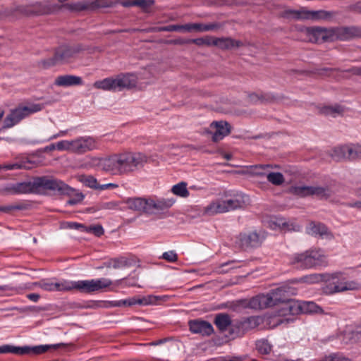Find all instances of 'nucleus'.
I'll list each match as a JSON object with an SVG mask.
<instances>
[{"label": "nucleus", "mask_w": 361, "mask_h": 361, "mask_svg": "<svg viewBox=\"0 0 361 361\" xmlns=\"http://www.w3.org/2000/svg\"><path fill=\"white\" fill-rule=\"evenodd\" d=\"M42 190H49L59 195L73 196L68 201L71 205L81 202L84 198L82 193L63 181L45 176L37 178L32 182L18 183L16 187V191L18 193L38 192Z\"/></svg>", "instance_id": "nucleus-1"}, {"label": "nucleus", "mask_w": 361, "mask_h": 361, "mask_svg": "<svg viewBox=\"0 0 361 361\" xmlns=\"http://www.w3.org/2000/svg\"><path fill=\"white\" fill-rule=\"evenodd\" d=\"M146 161V157L139 153L115 154L99 160V166L106 172L122 175L133 172Z\"/></svg>", "instance_id": "nucleus-2"}, {"label": "nucleus", "mask_w": 361, "mask_h": 361, "mask_svg": "<svg viewBox=\"0 0 361 361\" xmlns=\"http://www.w3.org/2000/svg\"><path fill=\"white\" fill-rule=\"evenodd\" d=\"M316 281L324 282L322 291L326 295H332L346 290L360 288V285L355 281H348L341 272L321 274L311 276Z\"/></svg>", "instance_id": "nucleus-3"}, {"label": "nucleus", "mask_w": 361, "mask_h": 361, "mask_svg": "<svg viewBox=\"0 0 361 361\" xmlns=\"http://www.w3.org/2000/svg\"><path fill=\"white\" fill-rule=\"evenodd\" d=\"M324 255L319 249H311L301 253H294L288 257V263L294 268L307 269L320 266Z\"/></svg>", "instance_id": "nucleus-4"}, {"label": "nucleus", "mask_w": 361, "mask_h": 361, "mask_svg": "<svg viewBox=\"0 0 361 361\" xmlns=\"http://www.w3.org/2000/svg\"><path fill=\"white\" fill-rule=\"evenodd\" d=\"M270 295L272 299L274 305L281 304L282 306L278 311V316L275 317L276 323L277 325L283 324L284 322L289 323L294 320V318L290 317V313L288 311L284 310L286 305L290 302L295 301L294 300L289 299L288 291L285 287H280L272 290L270 293Z\"/></svg>", "instance_id": "nucleus-5"}, {"label": "nucleus", "mask_w": 361, "mask_h": 361, "mask_svg": "<svg viewBox=\"0 0 361 361\" xmlns=\"http://www.w3.org/2000/svg\"><path fill=\"white\" fill-rule=\"evenodd\" d=\"M243 202L238 198L227 199L218 197L204 208L203 212L208 216L228 212L243 207Z\"/></svg>", "instance_id": "nucleus-6"}, {"label": "nucleus", "mask_w": 361, "mask_h": 361, "mask_svg": "<svg viewBox=\"0 0 361 361\" xmlns=\"http://www.w3.org/2000/svg\"><path fill=\"white\" fill-rule=\"evenodd\" d=\"M42 107L40 104H31L28 106H19L12 109L4 120L3 128L7 129L13 127L23 118L40 111Z\"/></svg>", "instance_id": "nucleus-7"}, {"label": "nucleus", "mask_w": 361, "mask_h": 361, "mask_svg": "<svg viewBox=\"0 0 361 361\" xmlns=\"http://www.w3.org/2000/svg\"><path fill=\"white\" fill-rule=\"evenodd\" d=\"M68 284L70 287V290L76 289L81 293H91L109 287L112 284V281L109 279L101 278L78 281H68Z\"/></svg>", "instance_id": "nucleus-8"}, {"label": "nucleus", "mask_w": 361, "mask_h": 361, "mask_svg": "<svg viewBox=\"0 0 361 361\" xmlns=\"http://www.w3.org/2000/svg\"><path fill=\"white\" fill-rule=\"evenodd\" d=\"M264 239L265 235L262 232L240 233L235 236L234 245L240 250H247L260 247Z\"/></svg>", "instance_id": "nucleus-9"}, {"label": "nucleus", "mask_w": 361, "mask_h": 361, "mask_svg": "<svg viewBox=\"0 0 361 361\" xmlns=\"http://www.w3.org/2000/svg\"><path fill=\"white\" fill-rule=\"evenodd\" d=\"M81 49L78 46L62 45L58 47L52 58L47 60L48 66L65 64L73 62Z\"/></svg>", "instance_id": "nucleus-10"}, {"label": "nucleus", "mask_w": 361, "mask_h": 361, "mask_svg": "<svg viewBox=\"0 0 361 361\" xmlns=\"http://www.w3.org/2000/svg\"><path fill=\"white\" fill-rule=\"evenodd\" d=\"M300 32L305 37V40L312 43L331 42V28L319 26L303 27L300 29Z\"/></svg>", "instance_id": "nucleus-11"}, {"label": "nucleus", "mask_w": 361, "mask_h": 361, "mask_svg": "<svg viewBox=\"0 0 361 361\" xmlns=\"http://www.w3.org/2000/svg\"><path fill=\"white\" fill-rule=\"evenodd\" d=\"M284 310L290 313V317L301 313H318L322 312V308L315 302L310 301H290L286 305Z\"/></svg>", "instance_id": "nucleus-12"}, {"label": "nucleus", "mask_w": 361, "mask_h": 361, "mask_svg": "<svg viewBox=\"0 0 361 361\" xmlns=\"http://www.w3.org/2000/svg\"><path fill=\"white\" fill-rule=\"evenodd\" d=\"M288 13L292 14L293 18L297 20H329L333 18L335 13L325 10L309 11L305 8L300 10H291Z\"/></svg>", "instance_id": "nucleus-13"}, {"label": "nucleus", "mask_w": 361, "mask_h": 361, "mask_svg": "<svg viewBox=\"0 0 361 361\" xmlns=\"http://www.w3.org/2000/svg\"><path fill=\"white\" fill-rule=\"evenodd\" d=\"M161 299L159 296L149 295L142 297H133L124 300H114L111 302L112 307H131L135 305L142 306L157 305Z\"/></svg>", "instance_id": "nucleus-14"}, {"label": "nucleus", "mask_w": 361, "mask_h": 361, "mask_svg": "<svg viewBox=\"0 0 361 361\" xmlns=\"http://www.w3.org/2000/svg\"><path fill=\"white\" fill-rule=\"evenodd\" d=\"M99 148V143L91 136H81L72 140V152L82 154Z\"/></svg>", "instance_id": "nucleus-15"}, {"label": "nucleus", "mask_w": 361, "mask_h": 361, "mask_svg": "<svg viewBox=\"0 0 361 361\" xmlns=\"http://www.w3.org/2000/svg\"><path fill=\"white\" fill-rule=\"evenodd\" d=\"M176 202L173 197H149L147 214H157L170 209Z\"/></svg>", "instance_id": "nucleus-16"}, {"label": "nucleus", "mask_w": 361, "mask_h": 361, "mask_svg": "<svg viewBox=\"0 0 361 361\" xmlns=\"http://www.w3.org/2000/svg\"><path fill=\"white\" fill-rule=\"evenodd\" d=\"M290 191L302 197L314 195L319 198H328L331 195L329 188L319 186H295L290 188Z\"/></svg>", "instance_id": "nucleus-17"}, {"label": "nucleus", "mask_w": 361, "mask_h": 361, "mask_svg": "<svg viewBox=\"0 0 361 361\" xmlns=\"http://www.w3.org/2000/svg\"><path fill=\"white\" fill-rule=\"evenodd\" d=\"M331 42L335 40L347 41L360 35V30L356 27H331Z\"/></svg>", "instance_id": "nucleus-18"}, {"label": "nucleus", "mask_w": 361, "mask_h": 361, "mask_svg": "<svg viewBox=\"0 0 361 361\" xmlns=\"http://www.w3.org/2000/svg\"><path fill=\"white\" fill-rule=\"evenodd\" d=\"M264 322V319L260 316H251L236 321L233 326L237 329V334H243L245 332L257 328Z\"/></svg>", "instance_id": "nucleus-19"}, {"label": "nucleus", "mask_w": 361, "mask_h": 361, "mask_svg": "<svg viewBox=\"0 0 361 361\" xmlns=\"http://www.w3.org/2000/svg\"><path fill=\"white\" fill-rule=\"evenodd\" d=\"M331 156L336 161L343 159H355V145L336 147L334 148Z\"/></svg>", "instance_id": "nucleus-20"}, {"label": "nucleus", "mask_w": 361, "mask_h": 361, "mask_svg": "<svg viewBox=\"0 0 361 361\" xmlns=\"http://www.w3.org/2000/svg\"><path fill=\"white\" fill-rule=\"evenodd\" d=\"M189 328L192 333L202 336H209L214 331L213 326L209 322L200 319L190 321Z\"/></svg>", "instance_id": "nucleus-21"}, {"label": "nucleus", "mask_w": 361, "mask_h": 361, "mask_svg": "<svg viewBox=\"0 0 361 361\" xmlns=\"http://www.w3.org/2000/svg\"><path fill=\"white\" fill-rule=\"evenodd\" d=\"M270 227L273 229L279 228L284 231H299L300 226L294 221H286L281 216H275L270 221Z\"/></svg>", "instance_id": "nucleus-22"}, {"label": "nucleus", "mask_w": 361, "mask_h": 361, "mask_svg": "<svg viewBox=\"0 0 361 361\" xmlns=\"http://www.w3.org/2000/svg\"><path fill=\"white\" fill-rule=\"evenodd\" d=\"M68 281L54 282L50 279H42L37 283L38 286L46 291H68L70 290Z\"/></svg>", "instance_id": "nucleus-23"}, {"label": "nucleus", "mask_w": 361, "mask_h": 361, "mask_svg": "<svg viewBox=\"0 0 361 361\" xmlns=\"http://www.w3.org/2000/svg\"><path fill=\"white\" fill-rule=\"evenodd\" d=\"M210 128L214 130L212 140L214 142L222 140L231 133V126L226 121H214Z\"/></svg>", "instance_id": "nucleus-24"}, {"label": "nucleus", "mask_w": 361, "mask_h": 361, "mask_svg": "<svg viewBox=\"0 0 361 361\" xmlns=\"http://www.w3.org/2000/svg\"><path fill=\"white\" fill-rule=\"evenodd\" d=\"M93 87L96 89L104 91H121L119 87V81L117 75L115 78L109 77L101 80L95 81L93 84Z\"/></svg>", "instance_id": "nucleus-25"}, {"label": "nucleus", "mask_w": 361, "mask_h": 361, "mask_svg": "<svg viewBox=\"0 0 361 361\" xmlns=\"http://www.w3.org/2000/svg\"><path fill=\"white\" fill-rule=\"evenodd\" d=\"M273 298L271 297L270 293L266 295H258L252 298L249 302V306L253 309H265L269 307L274 306L272 302Z\"/></svg>", "instance_id": "nucleus-26"}, {"label": "nucleus", "mask_w": 361, "mask_h": 361, "mask_svg": "<svg viewBox=\"0 0 361 361\" xmlns=\"http://www.w3.org/2000/svg\"><path fill=\"white\" fill-rule=\"evenodd\" d=\"M125 203L129 209L147 214L148 197H129Z\"/></svg>", "instance_id": "nucleus-27"}, {"label": "nucleus", "mask_w": 361, "mask_h": 361, "mask_svg": "<svg viewBox=\"0 0 361 361\" xmlns=\"http://www.w3.org/2000/svg\"><path fill=\"white\" fill-rule=\"evenodd\" d=\"M306 232L309 235H319L320 237H332L328 228L322 223L311 221L306 227Z\"/></svg>", "instance_id": "nucleus-28"}, {"label": "nucleus", "mask_w": 361, "mask_h": 361, "mask_svg": "<svg viewBox=\"0 0 361 361\" xmlns=\"http://www.w3.org/2000/svg\"><path fill=\"white\" fill-rule=\"evenodd\" d=\"M83 81L81 77L73 75H63L56 78L54 85L58 87H69L82 85Z\"/></svg>", "instance_id": "nucleus-29"}, {"label": "nucleus", "mask_w": 361, "mask_h": 361, "mask_svg": "<svg viewBox=\"0 0 361 361\" xmlns=\"http://www.w3.org/2000/svg\"><path fill=\"white\" fill-rule=\"evenodd\" d=\"M121 90L131 89L136 86L137 82V76L133 73H121L117 75Z\"/></svg>", "instance_id": "nucleus-30"}, {"label": "nucleus", "mask_w": 361, "mask_h": 361, "mask_svg": "<svg viewBox=\"0 0 361 361\" xmlns=\"http://www.w3.org/2000/svg\"><path fill=\"white\" fill-rule=\"evenodd\" d=\"M241 44L240 41L234 40L229 37H214L212 45L216 46L221 49H231L238 47Z\"/></svg>", "instance_id": "nucleus-31"}, {"label": "nucleus", "mask_w": 361, "mask_h": 361, "mask_svg": "<svg viewBox=\"0 0 361 361\" xmlns=\"http://www.w3.org/2000/svg\"><path fill=\"white\" fill-rule=\"evenodd\" d=\"M51 12V8L47 3L37 2L30 6L26 13H33L36 15L47 14Z\"/></svg>", "instance_id": "nucleus-32"}, {"label": "nucleus", "mask_w": 361, "mask_h": 361, "mask_svg": "<svg viewBox=\"0 0 361 361\" xmlns=\"http://www.w3.org/2000/svg\"><path fill=\"white\" fill-rule=\"evenodd\" d=\"M63 6L70 11L75 12L91 10L90 0H82L75 3L66 4Z\"/></svg>", "instance_id": "nucleus-33"}, {"label": "nucleus", "mask_w": 361, "mask_h": 361, "mask_svg": "<svg viewBox=\"0 0 361 361\" xmlns=\"http://www.w3.org/2000/svg\"><path fill=\"white\" fill-rule=\"evenodd\" d=\"M214 324L221 331H225L231 324V320L229 315L219 314L215 317Z\"/></svg>", "instance_id": "nucleus-34"}, {"label": "nucleus", "mask_w": 361, "mask_h": 361, "mask_svg": "<svg viewBox=\"0 0 361 361\" xmlns=\"http://www.w3.org/2000/svg\"><path fill=\"white\" fill-rule=\"evenodd\" d=\"M131 265V261L124 257L118 258L111 259L106 263V267L114 269H122L124 267H130Z\"/></svg>", "instance_id": "nucleus-35"}, {"label": "nucleus", "mask_w": 361, "mask_h": 361, "mask_svg": "<svg viewBox=\"0 0 361 361\" xmlns=\"http://www.w3.org/2000/svg\"><path fill=\"white\" fill-rule=\"evenodd\" d=\"M188 26L189 27L188 32H192L193 30L197 32H207L216 30L219 27L218 25L216 23H188Z\"/></svg>", "instance_id": "nucleus-36"}, {"label": "nucleus", "mask_w": 361, "mask_h": 361, "mask_svg": "<svg viewBox=\"0 0 361 361\" xmlns=\"http://www.w3.org/2000/svg\"><path fill=\"white\" fill-rule=\"evenodd\" d=\"M187 183L184 181H181L174 185L172 186L171 191L173 194L176 196L186 198L189 197L190 192L187 188Z\"/></svg>", "instance_id": "nucleus-37"}, {"label": "nucleus", "mask_w": 361, "mask_h": 361, "mask_svg": "<svg viewBox=\"0 0 361 361\" xmlns=\"http://www.w3.org/2000/svg\"><path fill=\"white\" fill-rule=\"evenodd\" d=\"M343 108L339 105L335 106H325L320 109V113L332 117H336L338 115L342 114Z\"/></svg>", "instance_id": "nucleus-38"}, {"label": "nucleus", "mask_w": 361, "mask_h": 361, "mask_svg": "<svg viewBox=\"0 0 361 361\" xmlns=\"http://www.w3.org/2000/svg\"><path fill=\"white\" fill-rule=\"evenodd\" d=\"M259 174L266 175L269 182L275 185H280L284 182V178L282 173L279 172H258Z\"/></svg>", "instance_id": "nucleus-39"}, {"label": "nucleus", "mask_w": 361, "mask_h": 361, "mask_svg": "<svg viewBox=\"0 0 361 361\" xmlns=\"http://www.w3.org/2000/svg\"><path fill=\"white\" fill-rule=\"evenodd\" d=\"M5 353H13L16 355H30V347H17L11 345H5Z\"/></svg>", "instance_id": "nucleus-40"}, {"label": "nucleus", "mask_w": 361, "mask_h": 361, "mask_svg": "<svg viewBox=\"0 0 361 361\" xmlns=\"http://www.w3.org/2000/svg\"><path fill=\"white\" fill-rule=\"evenodd\" d=\"M256 349L262 355H267L271 350V345L267 339H260L256 341Z\"/></svg>", "instance_id": "nucleus-41"}, {"label": "nucleus", "mask_w": 361, "mask_h": 361, "mask_svg": "<svg viewBox=\"0 0 361 361\" xmlns=\"http://www.w3.org/2000/svg\"><path fill=\"white\" fill-rule=\"evenodd\" d=\"M188 24L185 25H169L167 26L161 27L159 28V31L165 32H174V31H185L188 32Z\"/></svg>", "instance_id": "nucleus-42"}, {"label": "nucleus", "mask_w": 361, "mask_h": 361, "mask_svg": "<svg viewBox=\"0 0 361 361\" xmlns=\"http://www.w3.org/2000/svg\"><path fill=\"white\" fill-rule=\"evenodd\" d=\"M82 182L87 187L99 190L100 185L97 180L92 176H83L81 178Z\"/></svg>", "instance_id": "nucleus-43"}, {"label": "nucleus", "mask_w": 361, "mask_h": 361, "mask_svg": "<svg viewBox=\"0 0 361 361\" xmlns=\"http://www.w3.org/2000/svg\"><path fill=\"white\" fill-rule=\"evenodd\" d=\"M29 162H20V163H15V164H4L0 165V170L4 169V170H14V169H30L31 166H29Z\"/></svg>", "instance_id": "nucleus-44"}, {"label": "nucleus", "mask_w": 361, "mask_h": 361, "mask_svg": "<svg viewBox=\"0 0 361 361\" xmlns=\"http://www.w3.org/2000/svg\"><path fill=\"white\" fill-rule=\"evenodd\" d=\"M190 44H195L197 46H212L213 43V37L207 36L205 37H200L196 39H190Z\"/></svg>", "instance_id": "nucleus-45"}, {"label": "nucleus", "mask_w": 361, "mask_h": 361, "mask_svg": "<svg viewBox=\"0 0 361 361\" xmlns=\"http://www.w3.org/2000/svg\"><path fill=\"white\" fill-rule=\"evenodd\" d=\"M19 290L20 288L11 285L0 286V295H11L18 293Z\"/></svg>", "instance_id": "nucleus-46"}, {"label": "nucleus", "mask_w": 361, "mask_h": 361, "mask_svg": "<svg viewBox=\"0 0 361 361\" xmlns=\"http://www.w3.org/2000/svg\"><path fill=\"white\" fill-rule=\"evenodd\" d=\"M91 10L99 8H107L113 6L115 3L111 1H107L106 0H95L90 1Z\"/></svg>", "instance_id": "nucleus-47"}, {"label": "nucleus", "mask_w": 361, "mask_h": 361, "mask_svg": "<svg viewBox=\"0 0 361 361\" xmlns=\"http://www.w3.org/2000/svg\"><path fill=\"white\" fill-rule=\"evenodd\" d=\"M355 195L357 197V200L348 203V206L351 208L361 209V186L355 190Z\"/></svg>", "instance_id": "nucleus-48"}, {"label": "nucleus", "mask_w": 361, "mask_h": 361, "mask_svg": "<svg viewBox=\"0 0 361 361\" xmlns=\"http://www.w3.org/2000/svg\"><path fill=\"white\" fill-rule=\"evenodd\" d=\"M56 147L59 151H69L72 152V140L59 141L56 143Z\"/></svg>", "instance_id": "nucleus-49"}, {"label": "nucleus", "mask_w": 361, "mask_h": 361, "mask_svg": "<svg viewBox=\"0 0 361 361\" xmlns=\"http://www.w3.org/2000/svg\"><path fill=\"white\" fill-rule=\"evenodd\" d=\"M51 346L49 345H41L35 347H30V355H39L47 352Z\"/></svg>", "instance_id": "nucleus-50"}, {"label": "nucleus", "mask_w": 361, "mask_h": 361, "mask_svg": "<svg viewBox=\"0 0 361 361\" xmlns=\"http://www.w3.org/2000/svg\"><path fill=\"white\" fill-rule=\"evenodd\" d=\"M85 232L93 233L96 236L99 237L104 234V231L101 225H96L89 227L86 226Z\"/></svg>", "instance_id": "nucleus-51"}, {"label": "nucleus", "mask_w": 361, "mask_h": 361, "mask_svg": "<svg viewBox=\"0 0 361 361\" xmlns=\"http://www.w3.org/2000/svg\"><path fill=\"white\" fill-rule=\"evenodd\" d=\"M119 202L116 201L103 202L100 204L99 209L106 210H116L119 208Z\"/></svg>", "instance_id": "nucleus-52"}, {"label": "nucleus", "mask_w": 361, "mask_h": 361, "mask_svg": "<svg viewBox=\"0 0 361 361\" xmlns=\"http://www.w3.org/2000/svg\"><path fill=\"white\" fill-rule=\"evenodd\" d=\"M154 4V0H135V6H138L144 11H147Z\"/></svg>", "instance_id": "nucleus-53"}, {"label": "nucleus", "mask_w": 361, "mask_h": 361, "mask_svg": "<svg viewBox=\"0 0 361 361\" xmlns=\"http://www.w3.org/2000/svg\"><path fill=\"white\" fill-rule=\"evenodd\" d=\"M162 258L169 262H175L178 260V255L175 251L171 250L164 252Z\"/></svg>", "instance_id": "nucleus-54"}, {"label": "nucleus", "mask_w": 361, "mask_h": 361, "mask_svg": "<svg viewBox=\"0 0 361 361\" xmlns=\"http://www.w3.org/2000/svg\"><path fill=\"white\" fill-rule=\"evenodd\" d=\"M324 361H347V359L339 353H332L324 357Z\"/></svg>", "instance_id": "nucleus-55"}, {"label": "nucleus", "mask_w": 361, "mask_h": 361, "mask_svg": "<svg viewBox=\"0 0 361 361\" xmlns=\"http://www.w3.org/2000/svg\"><path fill=\"white\" fill-rule=\"evenodd\" d=\"M169 43L172 44L183 45L190 44V39L178 38L176 39L171 40Z\"/></svg>", "instance_id": "nucleus-56"}, {"label": "nucleus", "mask_w": 361, "mask_h": 361, "mask_svg": "<svg viewBox=\"0 0 361 361\" xmlns=\"http://www.w3.org/2000/svg\"><path fill=\"white\" fill-rule=\"evenodd\" d=\"M69 228H74L77 230H80L81 231L85 232L86 226L82 224L76 223V222H71L68 224Z\"/></svg>", "instance_id": "nucleus-57"}, {"label": "nucleus", "mask_w": 361, "mask_h": 361, "mask_svg": "<svg viewBox=\"0 0 361 361\" xmlns=\"http://www.w3.org/2000/svg\"><path fill=\"white\" fill-rule=\"evenodd\" d=\"M19 207L13 206V205H8V206H1L0 207V211L6 213H8L12 210L19 209Z\"/></svg>", "instance_id": "nucleus-58"}, {"label": "nucleus", "mask_w": 361, "mask_h": 361, "mask_svg": "<svg viewBox=\"0 0 361 361\" xmlns=\"http://www.w3.org/2000/svg\"><path fill=\"white\" fill-rule=\"evenodd\" d=\"M124 7L135 6V0H123L121 1H117Z\"/></svg>", "instance_id": "nucleus-59"}, {"label": "nucleus", "mask_w": 361, "mask_h": 361, "mask_svg": "<svg viewBox=\"0 0 361 361\" xmlns=\"http://www.w3.org/2000/svg\"><path fill=\"white\" fill-rule=\"evenodd\" d=\"M118 185L116 183H107L104 185H100L99 187V190H107V189H114L118 188Z\"/></svg>", "instance_id": "nucleus-60"}, {"label": "nucleus", "mask_w": 361, "mask_h": 361, "mask_svg": "<svg viewBox=\"0 0 361 361\" xmlns=\"http://www.w3.org/2000/svg\"><path fill=\"white\" fill-rule=\"evenodd\" d=\"M350 9L353 11L361 13V1L353 4Z\"/></svg>", "instance_id": "nucleus-61"}, {"label": "nucleus", "mask_w": 361, "mask_h": 361, "mask_svg": "<svg viewBox=\"0 0 361 361\" xmlns=\"http://www.w3.org/2000/svg\"><path fill=\"white\" fill-rule=\"evenodd\" d=\"M27 298L33 302H37L40 296L37 293H30L27 295Z\"/></svg>", "instance_id": "nucleus-62"}, {"label": "nucleus", "mask_w": 361, "mask_h": 361, "mask_svg": "<svg viewBox=\"0 0 361 361\" xmlns=\"http://www.w3.org/2000/svg\"><path fill=\"white\" fill-rule=\"evenodd\" d=\"M361 159V145H355V159Z\"/></svg>", "instance_id": "nucleus-63"}, {"label": "nucleus", "mask_w": 361, "mask_h": 361, "mask_svg": "<svg viewBox=\"0 0 361 361\" xmlns=\"http://www.w3.org/2000/svg\"><path fill=\"white\" fill-rule=\"evenodd\" d=\"M67 133V130H61L59 133L51 136V139H56L59 137L63 136Z\"/></svg>", "instance_id": "nucleus-64"}]
</instances>
